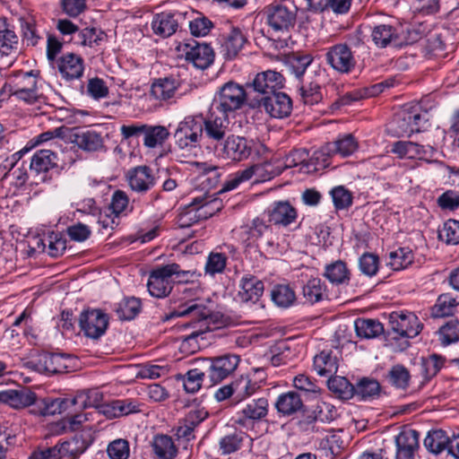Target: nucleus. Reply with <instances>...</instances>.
<instances>
[{"label": "nucleus", "instance_id": "nucleus-1", "mask_svg": "<svg viewBox=\"0 0 459 459\" xmlns=\"http://www.w3.org/2000/svg\"><path fill=\"white\" fill-rule=\"evenodd\" d=\"M250 100L251 92H246L245 89L236 82H228L220 88L211 107L213 111L229 116L245 103L248 105Z\"/></svg>", "mask_w": 459, "mask_h": 459}, {"label": "nucleus", "instance_id": "nucleus-2", "mask_svg": "<svg viewBox=\"0 0 459 459\" xmlns=\"http://www.w3.org/2000/svg\"><path fill=\"white\" fill-rule=\"evenodd\" d=\"M297 6L283 0L279 4H270L264 10L268 26L275 32H289L294 28L297 21Z\"/></svg>", "mask_w": 459, "mask_h": 459}, {"label": "nucleus", "instance_id": "nucleus-3", "mask_svg": "<svg viewBox=\"0 0 459 459\" xmlns=\"http://www.w3.org/2000/svg\"><path fill=\"white\" fill-rule=\"evenodd\" d=\"M409 34L412 36L407 39L403 36L401 28L391 24H378L372 29L371 38L377 48H401L418 40L419 35L416 31H409Z\"/></svg>", "mask_w": 459, "mask_h": 459}, {"label": "nucleus", "instance_id": "nucleus-4", "mask_svg": "<svg viewBox=\"0 0 459 459\" xmlns=\"http://www.w3.org/2000/svg\"><path fill=\"white\" fill-rule=\"evenodd\" d=\"M251 108H264V111L272 117L284 118L290 115L292 110V100L284 92L278 91L263 97V99H252L248 102Z\"/></svg>", "mask_w": 459, "mask_h": 459}, {"label": "nucleus", "instance_id": "nucleus-5", "mask_svg": "<svg viewBox=\"0 0 459 459\" xmlns=\"http://www.w3.org/2000/svg\"><path fill=\"white\" fill-rule=\"evenodd\" d=\"M202 135V121L195 117H186L178 124L174 138L180 150L190 151L197 147Z\"/></svg>", "mask_w": 459, "mask_h": 459}, {"label": "nucleus", "instance_id": "nucleus-6", "mask_svg": "<svg viewBox=\"0 0 459 459\" xmlns=\"http://www.w3.org/2000/svg\"><path fill=\"white\" fill-rule=\"evenodd\" d=\"M203 361L207 366V376L210 385H216L230 375L237 369L240 358L235 354H225L219 357L204 359Z\"/></svg>", "mask_w": 459, "mask_h": 459}, {"label": "nucleus", "instance_id": "nucleus-7", "mask_svg": "<svg viewBox=\"0 0 459 459\" xmlns=\"http://www.w3.org/2000/svg\"><path fill=\"white\" fill-rule=\"evenodd\" d=\"M176 270L177 266L168 264L153 269L150 273L147 282L149 293L159 299L169 296L175 282L172 277Z\"/></svg>", "mask_w": 459, "mask_h": 459}, {"label": "nucleus", "instance_id": "nucleus-8", "mask_svg": "<svg viewBox=\"0 0 459 459\" xmlns=\"http://www.w3.org/2000/svg\"><path fill=\"white\" fill-rule=\"evenodd\" d=\"M65 137L69 143L87 152H98L104 147L101 134L89 127L67 129Z\"/></svg>", "mask_w": 459, "mask_h": 459}, {"label": "nucleus", "instance_id": "nucleus-9", "mask_svg": "<svg viewBox=\"0 0 459 459\" xmlns=\"http://www.w3.org/2000/svg\"><path fill=\"white\" fill-rule=\"evenodd\" d=\"M79 325L85 336L99 339L108 325V316L100 309H88L81 313Z\"/></svg>", "mask_w": 459, "mask_h": 459}, {"label": "nucleus", "instance_id": "nucleus-10", "mask_svg": "<svg viewBox=\"0 0 459 459\" xmlns=\"http://www.w3.org/2000/svg\"><path fill=\"white\" fill-rule=\"evenodd\" d=\"M283 87V76L275 71L268 70L259 73L254 78L249 88L253 90L254 96L251 99H263L271 95Z\"/></svg>", "mask_w": 459, "mask_h": 459}, {"label": "nucleus", "instance_id": "nucleus-11", "mask_svg": "<svg viewBox=\"0 0 459 459\" xmlns=\"http://www.w3.org/2000/svg\"><path fill=\"white\" fill-rule=\"evenodd\" d=\"M18 36L5 18H0V60L2 65L10 66L18 53Z\"/></svg>", "mask_w": 459, "mask_h": 459}, {"label": "nucleus", "instance_id": "nucleus-12", "mask_svg": "<svg viewBox=\"0 0 459 459\" xmlns=\"http://www.w3.org/2000/svg\"><path fill=\"white\" fill-rule=\"evenodd\" d=\"M389 324L392 331L401 337L413 338L422 329L417 316L411 312H392Z\"/></svg>", "mask_w": 459, "mask_h": 459}, {"label": "nucleus", "instance_id": "nucleus-13", "mask_svg": "<svg viewBox=\"0 0 459 459\" xmlns=\"http://www.w3.org/2000/svg\"><path fill=\"white\" fill-rule=\"evenodd\" d=\"M203 133L212 142H221L230 131L229 116L213 111L211 107L208 116L202 122Z\"/></svg>", "mask_w": 459, "mask_h": 459}, {"label": "nucleus", "instance_id": "nucleus-14", "mask_svg": "<svg viewBox=\"0 0 459 459\" xmlns=\"http://www.w3.org/2000/svg\"><path fill=\"white\" fill-rule=\"evenodd\" d=\"M126 178L130 189L139 195L148 193L157 184L152 169L145 165L129 169Z\"/></svg>", "mask_w": 459, "mask_h": 459}, {"label": "nucleus", "instance_id": "nucleus-15", "mask_svg": "<svg viewBox=\"0 0 459 459\" xmlns=\"http://www.w3.org/2000/svg\"><path fill=\"white\" fill-rule=\"evenodd\" d=\"M37 394L28 387L7 389L0 392V404H6L14 410L34 407Z\"/></svg>", "mask_w": 459, "mask_h": 459}, {"label": "nucleus", "instance_id": "nucleus-16", "mask_svg": "<svg viewBox=\"0 0 459 459\" xmlns=\"http://www.w3.org/2000/svg\"><path fill=\"white\" fill-rule=\"evenodd\" d=\"M326 61L333 69L342 74L350 73L356 64L350 48L345 44L330 48L326 53Z\"/></svg>", "mask_w": 459, "mask_h": 459}, {"label": "nucleus", "instance_id": "nucleus-17", "mask_svg": "<svg viewBox=\"0 0 459 459\" xmlns=\"http://www.w3.org/2000/svg\"><path fill=\"white\" fill-rule=\"evenodd\" d=\"M251 153L252 141L236 135L228 136L221 149V156L233 161L245 160Z\"/></svg>", "mask_w": 459, "mask_h": 459}, {"label": "nucleus", "instance_id": "nucleus-18", "mask_svg": "<svg viewBox=\"0 0 459 459\" xmlns=\"http://www.w3.org/2000/svg\"><path fill=\"white\" fill-rule=\"evenodd\" d=\"M28 366L39 373L48 375L62 373L66 368L61 356L46 351L33 356L28 361Z\"/></svg>", "mask_w": 459, "mask_h": 459}, {"label": "nucleus", "instance_id": "nucleus-19", "mask_svg": "<svg viewBox=\"0 0 459 459\" xmlns=\"http://www.w3.org/2000/svg\"><path fill=\"white\" fill-rule=\"evenodd\" d=\"M391 152L399 158L427 160L431 158L436 149L430 145H420L411 141H398L393 143Z\"/></svg>", "mask_w": 459, "mask_h": 459}, {"label": "nucleus", "instance_id": "nucleus-20", "mask_svg": "<svg viewBox=\"0 0 459 459\" xmlns=\"http://www.w3.org/2000/svg\"><path fill=\"white\" fill-rule=\"evenodd\" d=\"M320 76L321 74H315L297 82L296 87L304 104L312 106L322 100Z\"/></svg>", "mask_w": 459, "mask_h": 459}, {"label": "nucleus", "instance_id": "nucleus-21", "mask_svg": "<svg viewBox=\"0 0 459 459\" xmlns=\"http://www.w3.org/2000/svg\"><path fill=\"white\" fill-rule=\"evenodd\" d=\"M194 43V45H186V59L196 68L204 70L212 64L214 52L208 44Z\"/></svg>", "mask_w": 459, "mask_h": 459}, {"label": "nucleus", "instance_id": "nucleus-22", "mask_svg": "<svg viewBox=\"0 0 459 459\" xmlns=\"http://www.w3.org/2000/svg\"><path fill=\"white\" fill-rule=\"evenodd\" d=\"M72 406H74V403L69 398H37L35 406L30 410V413L35 416H52L62 413Z\"/></svg>", "mask_w": 459, "mask_h": 459}, {"label": "nucleus", "instance_id": "nucleus-23", "mask_svg": "<svg viewBox=\"0 0 459 459\" xmlns=\"http://www.w3.org/2000/svg\"><path fill=\"white\" fill-rule=\"evenodd\" d=\"M211 313L207 307L200 303H196L195 301H190L180 306L177 310L167 314L163 317V321H168L174 317L179 316H191V320L185 325L194 324L196 322H204L210 318Z\"/></svg>", "mask_w": 459, "mask_h": 459}, {"label": "nucleus", "instance_id": "nucleus-24", "mask_svg": "<svg viewBox=\"0 0 459 459\" xmlns=\"http://www.w3.org/2000/svg\"><path fill=\"white\" fill-rule=\"evenodd\" d=\"M396 459H414L419 448V432L414 429L402 431L395 438Z\"/></svg>", "mask_w": 459, "mask_h": 459}, {"label": "nucleus", "instance_id": "nucleus-25", "mask_svg": "<svg viewBox=\"0 0 459 459\" xmlns=\"http://www.w3.org/2000/svg\"><path fill=\"white\" fill-rule=\"evenodd\" d=\"M57 66L65 80L79 79L84 70L83 59L74 53L63 55L57 61Z\"/></svg>", "mask_w": 459, "mask_h": 459}, {"label": "nucleus", "instance_id": "nucleus-26", "mask_svg": "<svg viewBox=\"0 0 459 459\" xmlns=\"http://www.w3.org/2000/svg\"><path fill=\"white\" fill-rule=\"evenodd\" d=\"M238 297L241 301L255 303L264 293V282L257 277L247 274L243 276L239 283Z\"/></svg>", "mask_w": 459, "mask_h": 459}, {"label": "nucleus", "instance_id": "nucleus-27", "mask_svg": "<svg viewBox=\"0 0 459 459\" xmlns=\"http://www.w3.org/2000/svg\"><path fill=\"white\" fill-rule=\"evenodd\" d=\"M313 57L311 55H295L289 59V67L294 74L297 82L306 76L321 74L319 67L312 65Z\"/></svg>", "mask_w": 459, "mask_h": 459}, {"label": "nucleus", "instance_id": "nucleus-28", "mask_svg": "<svg viewBox=\"0 0 459 459\" xmlns=\"http://www.w3.org/2000/svg\"><path fill=\"white\" fill-rule=\"evenodd\" d=\"M274 406L281 415L292 416L302 411L304 403L299 394L295 391H289L277 397Z\"/></svg>", "mask_w": 459, "mask_h": 459}, {"label": "nucleus", "instance_id": "nucleus-29", "mask_svg": "<svg viewBox=\"0 0 459 459\" xmlns=\"http://www.w3.org/2000/svg\"><path fill=\"white\" fill-rule=\"evenodd\" d=\"M268 217L275 225L288 226L296 220L297 211L289 202L280 201L268 210Z\"/></svg>", "mask_w": 459, "mask_h": 459}, {"label": "nucleus", "instance_id": "nucleus-30", "mask_svg": "<svg viewBox=\"0 0 459 459\" xmlns=\"http://www.w3.org/2000/svg\"><path fill=\"white\" fill-rule=\"evenodd\" d=\"M56 161V154L51 150H39L31 158L30 169L37 175L47 173L57 166Z\"/></svg>", "mask_w": 459, "mask_h": 459}, {"label": "nucleus", "instance_id": "nucleus-31", "mask_svg": "<svg viewBox=\"0 0 459 459\" xmlns=\"http://www.w3.org/2000/svg\"><path fill=\"white\" fill-rule=\"evenodd\" d=\"M175 16L176 14L171 13H157L152 22L153 32L163 38H167L174 34L178 27V22Z\"/></svg>", "mask_w": 459, "mask_h": 459}, {"label": "nucleus", "instance_id": "nucleus-32", "mask_svg": "<svg viewBox=\"0 0 459 459\" xmlns=\"http://www.w3.org/2000/svg\"><path fill=\"white\" fill-rule=\"evenodd\" d=\"M269 164H255L243 170L237 171L234 173L230 179H228L222 190L230 191L238 187L241 183L246 182L252 178L254 175L263 177L262 172L266 170Z\"/></svg>", "mask_w": 459, "mask_h": 459}, {"label": "nucleus", "instance_id": "nucleus-33", "mask_svg": "<svg viewBox=\"0 0 459 459\" xmlns=\"http://www.w3.org/2000/svg\"><path fill=\"white\" fill-rule=\"evenodd\" d=\"M269 403L265 398H259L248 403L241 411L244 419L238 420L239 425L245 426L247 420H260L268 414Z\"/></svg>", "mask_w": 459, "mask_h": 459}, {"label": "nucleus", "instance_id": "nucleus-34", "mask_svg": "<svg viewBox=\"0 0 459 459\" xmlns=\"http://www.w3.org/2000/svg\"><path fill=\"white\" fill-rule=\"evenodd\" d=\"M179 81L172 77H164L155 80L151 87V94L156 100H168L174 97Z\"/></svg>", "mask_w": 459, "mask_h": 459}, {"label": "nucleus", "instance_id": "nucleus-35", "mask_svg": "<svg viewBox=\"0 0 459 459\" xmlns=\"http://www.w3.org/2000/svg\"><path fill=\"white\" fill-rule=\"evenodd\" d=\"M390 130L398 137L420 132L419 126H413L409 108L403 109L395 114L390 124Z\"/></svg>", "mask_w": 459, "mask_h": 459}, {"label": "nucleus", "instance_id": "nucleus-36", "mask_svg": "<svg viewBox=\"0 0 459 459\" xmlns=\"http://www.w3.org/2000/svg\"><path fill=\"white\" fill-rule=\"evenodd\" d=\"M358 149V143L351 134H345L336 141L328 143L325 150L330 155H340L347 157L351 155Z\"/></svg>", "mask_w": 459, "mask_h": 459}, {"label": "nucleus", "instance_id": "nucleus-37", "mask_svg": "<svg viewBox=\"0 0 459 459\" xmlns=\"http://www.w3.org/2000/svg\"><path fill=\"white\" fill-rule=\"evenodd\" d=\"M381 385L379 382L371 377H362L354 385V396L359 400L366 401L379 396Z\"/></svg>", "mask_w": 459, "mask_h": 459}, {"label": "nucleus", "instance_id": "nucleus-38", "mask_svg": "<svg viewBox=\"0 0 459 459\" xmlns=\"http://www.w3.org/2000/svg\"><path fill=\"white\" fill-rule=\"evenodd\" d=\"M246 41L247 39L243 32L238 28H232L221 45L224 56L229 59L234 58L241 50Z\"/></svg>", "mask_w": 459, "mask_h": 459}, {"label": "nucleus", "instance_id": "nucleus-39", "mask_svg": "<svg viewBox=\"0 0 459 459\" xmlns=\"http://www.w3.org/2000/svg\"><path fill=\"white\" fill-rule=\"evenodd\" d=\"M385 377L392 386L397 389L406 390L410 385L411 373L403 365L396 364L390 368Z\"/></svg>", "mask_w": 459, "mask_h": 459}, {"label": "nucleus", "instance_id": "nucleus-40", "mask_svg": "<svg viewBox=\"0 0 459 459\" xmlns=\"http://www.w3.org/2000/svg\"><path fill=\"white\" fill-rule=\"evenodd\" d=\"M153 452L160 459H172L177 455V447L168 435H156L152 442Z\"/></svg>", "mask_w": 459, "mask_h": 459}, {"label": "nucleus", "instance_id": "nucleus-41", "mask_svg": "<svg viewBox=\"0 0 459 459\" xmlns=\"http://www.w3.org/2000/svg\"><path fill=\"white\" fill-rule=\"evenodd\" d=\"M354 327L357 335L365 339L376 338L384 333L383 325L375 319L358 318Z\"/></svg>", "mask_w": 459, "mask_h": 459}, {"label": "nucleus", "instance_id": "nucleus-42", "mask_svg": "<svg viewBox=\"0 0 459 459\" xmlns=\"http://www.w3.org/2000/svg\"><path fill=\"white\" fill-rule=\"evenodd\" d=\"M303 296L307 302L314 304L327 297L326 286L319 278H311L303 286Z\"/></svg>", "mask_w": 459, "mask_h": 459}, {"label": "nucleus", "instance_id": "nucleus-43", "mask_svg": "<svg viewBox=\"0 0 459 459\" xmlns=\"http://www.w3.org/2000/svg\"><path fill=\"white\" fill-rule=\"evenodd\" d=\"M458 304L459 301L456 300V299L454 298L451 294H441L431 308V315L433 317H445L452 316Z\"/></svg>", "mask_w": 459, "mask_h": 459}, {"label": "nucleus", "instance_id": "nucleus-44", "mask_svg": "<svg viewBox=\"0 0 459 459\" xmlns=\"http://www.w3.org/2000/svg\"><path fill=\"white\" fill-rule=\"evenodd\" d=\"M169 136V132L163 126L146 125L143 134V144L148 148L161 145Z\"/></svg>", "mask_w": 459, "mask_h": 459}, {"label": "nucleus", "instance_id": "nucleus-45", "mask_svg": "<svg viewBox=\"0 0 459 459\" xmlns=\"http://www.w3.org/2000/svg\"><path fill=\"white\" fill-rule=\"evenodd\" d=\"M327 385L329 390L342 400H349L354 396V385L343 377H330Z\"/></svg>", "mask_w": 459, "mask_h": 459}, {"label": "nucleus", "instance_id": "nucleus-46", "mask_svg": "<svg viewBox=\"0 0 459 459\" xmlns=\"http://www.w3.org/2000/svg\"><path fill=\"white\" fill-rule=\"evenodd\" d=\"M271 299L277 307L286 308L294 304L296 294L289 285L279 284L271 290Z\"/></svg>", "mask_w": 459, "mask_h": 459}, {"label": "nucleus", "instance_id": "nucleus-47", "mask_svg": "<svg viewBox=\"0 0 459 459\" xmlns=\"http://www.w3.org/2000/svg\"><path fill=\"white\" fill-rule=\"evenodd\" d=\"M449 437L446 431L437 429L429 432L424 439L425 447L431 453L438 455L448 448Z\"/></svg>", "mask_w": 459, "mask_h": 459}, {"label": "nucleus", "instance_id": "nucleus-48", "mask_svg": "<svg viewBox=\"0 0 459 459\" xmlns=\"http://www.w3.org/2000/svg\"><path fill=\"white\" fill-rule=\"evenodd\" d=\"M234 387V397L237 401H242L260 388V385L256 380H252L248 376H242L236 381L232 382Z\"/></svg>", "mask_w": 459, "mask_h": 459}, {"label": "nucleus", "instance_id": "nucleus-49", "mask_svg": "<svg viewBox=\"0 0 459 459\" xmlns=\"http://www.w3.org/2000/svg\"><path fill=\"white\" fill-rule=\"evenodd\" d=\"M140 310L141 301L134 297L124 299L115 307L120 320H132L139 314Z\"/></svg>", "mask_w": 459, "mask_h": 459}, {"label": "nucleus", "instance_id": "nucleus-50", "mask_svg": "<svg viewBox=\"0 0 459 459\" xmlns=\"http://www.w3.org/2000/svg\"><path fill=\"white\" fill-rule=\"evenodd\" d=\"M337 361L330 353L322 351L314 358V369L319 376L326 377L337 372Z\"/></svg>", "mask_w": 459, "mask_h": 459}, {"label": "nucleus", "instance_id": "nucleus-51", "mask_svg": "<svg viewBox=\"0 0 459 459\" xmlns=\"http://www.w3.org/2000/svg\"><path fill=\"white\" fill-rule=\"evenodd\" d=\"M332 283L343 284L350 280V272L341 260H338L325 267L324 274Z\"/></svg>", "mask_w": 459, "mask_h": 459}, {"label": "nucleus", "instance_id": "nucleus-52", "mask_svg": "<svg viewBox=\"0 0 459 459\" xmlns=\"http://www.w3.org/2000/svg\"><path fill=\"white\" fill-rule=\"evenodd\" d=\"M62 458L68 455L72 459H77L88 448L87 442L82 437H75L69 441L58 442Z\"/></svg>", "mask_w": 459, "mask_h": 459}, {"label": "nucleus", "instance_id": "nucleus-53", "mask_svg": "<svg viewBox=\"0 0 459 459\" xmlns=\"http://www.w3.org/2000/svg\"><path fill=\"white\" fill-rule=\"evenodd\" d=\"M245 437L246 434L237 429L222 437L219 442L221 454L230 455L238 451L241 447Z\"/></svg>", "mask_w": 459, "mask_h": 459}, {"label": "nucleus", "instance_id": "nucleus-54", "mask_svg": "<svg viewBox=\"0 0 459 459\" xmlns=\"http://www.w3.org/2000/svg\"><path fill=\"white\" fill-rule=\"evenodd\" d=\"M103 395L98 390H90L78 394L75 397L72 398V403H74V405H78L79 407H94L100 410V406L103 405L101 403Z\"/></svg>", "mask_w": 459, "mask_h": 459}, {"label": "nucleus", "instance_id": "nucleus-55", "mask_svg": "<svg viewBox=\"0 0 459 459\" xmlns=\"http://www.w3.org/2000/svg\"><path fill=\"white\" fill-rule=\"evenodd\" d=\"M413 261V254L409 247H401L389 255V265L398 271L406 268Z\"/></svg>", "mask_w": 459, "mask_h": 459}, {"label": "nucleus", "instance_id": "nucleus-56", "mask_svg": "<svg viewBox=\"0 0 459 459\" xmlns=\"http://www.w3.org/2000/svg\"><path fill=\"white\" fill-rule=\"evenodd\" d=\"M205 373L199 368L188 370L182 376L184 389L186 393L195 394L202 387Z\"/></svg>", "mask_w": 459, "mask_h": 459}, {"label": "nucleus", "instance_id": "nucleus-57", "mask_svg": "<svg viewBox=\"0 0 459 459\" xmlns=\"http://www.w3.org/2000/svg\"><path fill=\"white\" fill-rule=\"evenodd\" d=\"M38 78L33 73L25 72L17 76L13 85H4L2 91L8 88V91H38Z\"/></svg>", "mask_w": 459, "mask_h": 459}, {"label": "nucleus", "instance_id": "nucleus-58", "mask_svg": "<svg viewBox=\"0 0 459 459\" xmlns=\"http://www.w3.org/2000/svg\"><path fill=\"white\" fill-rule=\"evenodd\" d=\"M200 204L198 198H195L178 215V225L180 228H188L201 220L196 206Z\"/></svg>", "mask_w": 459, "mask_h": 459}, {"label": "nucleus", "instance_id": "nucleus-59", "mask_svg": "<svg viewBox=\"0 0 459 459\" xmlns=\"http://www.w3.org/2000/svg\"><path fill=\"white\" fill-rule=\"evenodd\" d=\"M443 365V359L437 354H432L428 358H422L420 363V372L425 379L429 381L435 377Z\"/></svg>", "mask_w": 459, "mask_h": 459}, {"label": "nucleus", "instance_id": "nucleus-60", "mask_svg": "<svg viewBox=\"0 0 459 459\" xmlns=\"http://www.w3.org/2000/svg\"><path fill=\"white\" fill-rule=\"evenodd\" d=\"M438 238L448 245H456L459 243V222L454 220H448L438 230Z\"/></svg>", "mask_w": 459, "mask_h": 459}, {"label": "nucleus", "instance_id": "nucleus-61", "mask_svg": "<svg viewBox=\"0 0 459 459\" xmlns=\"http://www.w3.org/2000/svg\"><path fill=\"white\" fill-rule=\"evenodd\" d=\"M438 334L443 345L459 342V321L450 320L439 328Z\"/></svg>", "mask_w": 459, "mask_h": 459}, {"label": "nucleus", "instance_id": "nucleus-62", "mask_svg": "<svg viewBox=\"0 0 459 459\" xmlns=\"http://www.w3.org/2000/svg\"><path fill=\"white\" fill-rule=\"evenodd\" d=\"M330 194L334 207L338 210L347 209L352 204L351 193L342 186L333 187Z\"/></svg>", "mask_w": 459, "mask_h": 459}, {"label": "nucleus", "instance_id": "nucleus-63", "mask_svg": "<svg viewBox=\"0 0 459 459\" xmlns=\"http://www.w3.org/2000/svg\"><path fill=\"white\" fill-rule=\"evenodd\" d=\"M227 256L222 253H211L205 264V273L210 275L221 273L226 267Z\"/></svg>", "mask_w": 459, "mask_h": 459}, {"label": "nucleus", "instance_id": "nucleus-64", "mask_svg": "<svg viewBox=\"0 0 459 459\" xmlns=\"http://www.w3.org/2000/svg\"><path fill=\"white\" fill-rule=\"evenodd\" d=\"M110 459H127L129 457V444L126 439H116L107 448Z\"/></svg>", "mask_w": 459, "mask_h": 459}]
</instances>
